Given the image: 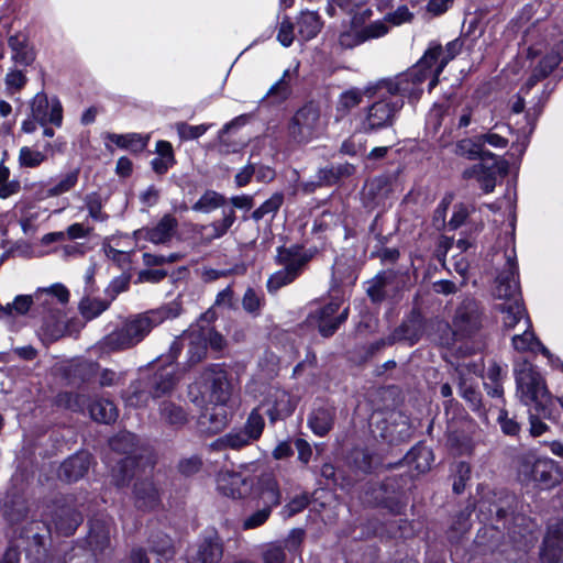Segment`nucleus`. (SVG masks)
<instances>
[{
	"label": "nucleus",
	"mask_w": 563,
	"mask_h": 563,
	"mask_svg": "<svg viewBox=\"0 0 563 563\" xmlns=\"http://www.w3.org/2000/svg\"><path fill=\"white\" fill-rule=\"evenodd\" d=\"M145 379L153 399L169 395L178 383L175 368L170 366L157 371Z\"/></svg>",
	"instance_id": "27"
},
{
	"label": "nucleus",
	"mask_w": 563,
	"mask_h": 563,
	"mask_svg": "<svg viewBox=\"0 0 563 563\" xmlns=\"http://www.w3.org/2000/svg\"><path fill=\"white\" fill-rule=\"evenodd\" d=\"M265 427V421L263 416L258 412L257 409L251 411L247 417V420L242 428L253 441H256L261 438L263 430Z\"/></svg>",
	"instance_id": "60"
},
{
	"label": "nucleus",
	"mask_w": 563,
	"mask_h": 563,
	"mask_svg": "<svg viewBox=\"0 0 563 563\" xmlns=\"http://www.w3.org/2000/svg\"><path fill=\"white\" fill-rule=\"evenodd\" d=\"M433 71L428 65H421V58L408 71L394 78L377 80L378 89L386 90L393 97L418 100L422 95V85L430 78Z\"/></svg>",
	"instance_id": "5"
},
{
	"label": "nucleus",
	"mask_w": 563,
	"mask_h": 563,
	"mask_svg": "<svg viewBox=\"0 0 563 563\" xmlns=\"http://www.w3.org/2000/svg\"><path fill=\"white\" fill-rule=\"evenodd\" d=\"M254 442L243 429H235L214 440L210 448L214 451L240 450Z\"/></svg>",
	"instance_id": "36"
},
{
	"label": "nucleus",
	"mask_w": 563,
	"mask_h": 563,
	"mask_svg": "<svg viewBox=\"0 0 563 563\" xmlns=\"http://www.w3.org/2000/svg\"><path fill=\"white\" fill-rule=\"evenodd\" d=\"M335 409L329 405H320L312 409L308 417V426L318 437H324L333 428Z\"/></svg>",
	"instance_id": "29"
},
{
	"label": "nucleus",
	"mask_w": 563,
	"mask_h": 563,
	"mask_svg": "<svg viewBox=\"0 0 563 563\" xmlns=\"http://www.w3.org/2000/svg\"><path fill=\"white\" fill-rule=\"evenodd\" d=\"M31 115L41 125L52 123L60 126L63 122V108L58 99L48 100L44 92H38L31 101Z\"/></svg>",
	"instance_id": "15"
},
{
	"label": "nucleus",
	"mask_w": 563,
	"mask_h": 563,
	"mask_svg": "<svg viewBox=\"0 0 563 563\" xmlns=\"http://www.w3.org/2000/svg\"><path fill=\"white\" fill-rule=\"evenodd\" d=\"M46 161L43 152L32 150L29 146L21 147L19 152V164L21 167L36 168Z\"/></svg>",
	"instance_id": "58"
},
{
	"label": "nucleus",
	"mask_w": 563,
	"mask_h": 563,
	"mask_svg": "<svg viewBox=\"0 0 563 563\" xmlns=\"http://www.w3.org/2000/svg\"><path fill=\"white\" fill-rule=\"evenodd\" d=\"M151 550L158 556L164 559H170L174 554L173 544L170 538L165 533H157L150 539Z\"/></svg>",
	"instance_id": "56"
},
{
	"label": "nucleus",
	"mask_w": 563,
	"mask_h": 563,
	"mask_svg": "<svg viewBox=\"0 0 563 563\" xmlns=\"http://www.w3.org/2000/svg\"><path fill=\"white\" fill-rule=\"evenodd\" d=\"M250 487L245 477L234 471H220L217 476L218 490L231 498L243 497Z\"/></svg>",
	"instance_id": "24"
},
{
	"label": "nucleus",
	"mask_w": 563,
	"mask_h": 563,
	"mask_svg": "<svg viewBox=\"0 0 563 563\" xmlns=\"http://www.w3.org/2000/svg\"><path fill=\"white\" fill-rule=\"evenodd\" d=\"M265 404L267 406L266 413L272 423L286 419L296 408V400L288 391L277 386H271L268 388Z\"/></svg>",
	"instance_id": "16"
},
{
	"label": "nucleus",
	"mask_w": 563,
	"mask_h": 563,
	"mask_svg": "<svg viewBox=\"0 0 563 563\" xmlns=\"http://www.w3.org/2000/svg\"><path fill=\"white\" fill-rule=\"evenodd\" d=\"M379 92L377 81L371 82L365 86L363 89L357 87H352L350 89L344 90L338 97V101L335 104V119L336 121L346 117L353 109L357 108L363 98L366 97L372 99L376 93Z\"/></svg>",
	"instance_id": "17"
},
{
	"label": "nucleus",
	"mask_w": 563,
	"mask_h": 563,
	"mask_svg": "<svg viewBox=\"0 0 563 563\" xmlns=\"http://www.w3.org/2000/svg\"><path fill=\"white\" fill-rule=\"evenodd\" d=\"M400 289L399 277L394 271H385L377 274L368 282L366 292L375 303L393 298Z\"/></svg>",
	"instance_id": "18"
},
{
	"label": "nucleus",
	"mask_w": 563,
	"mask_h": 563,
	"mask_svg": "<svg viewBox=\"0 0 563 563\" xmlns=\"http://www.w3.org/2000/svg\"><path fill=\"white\" fill-rule=\"evenodd\" d=\"M35 308L43 316L64 311L69 301V291L63 284H54L46 288H38L34 292Z\"/></svg>",
	"instance_id": "14"
},
{
	"label": "nucleus",
	"mask_w": 563,
	"mask_h": 563,
	"mask_svg": "<svg viewBox=\"0 0 563 563\" xmlns=\"http://www.w3.org/2000/svg\"><path fill=\"white\" fill-rule=\"evenodd\" d=\"M109 140L121 148L140 153L146 147L148 136H142L137 133L110 134Z\"/></svg>",
	"instance_id": "42"
},
{
	"label": "nucleus",
	"mask_w": 563,
	"mask_h": 563,
	"mask_svg": "<svg viewBox=\"0 0 563 563\" xmlns=\"http://www.w3.org/2000/svg\"><path fill=\"white\" fill-rule=\"evenodd\" d=\"M472 512L473 507L468 505L453 517L449 530V537L451 540H457L470 530Z\"/></svg>",
	"instance_id": "47"
},
{
	"label": "nucleus",
	"mask_w": 563,
	"mask_h": 563,
	"mask_svg": "<svg viewBox=\"0 0 563 563\" xmlns=\"http://www.w3.org/2000/svg\"><path fill=\"white\" fill-rule=\"evenodd\" d=\"M222 542L217 534L205 538L188 563H219L222 559Z\"/></svg>",
	"instance_id": "31"
},
{
	"label": "nucleus",
	"mask_w": 563,
	"mask_h": 563,
	"mask_svg": "<svg viewBox=\"0 0 563 563\" xmlns=\"http://www.w3.org/2000/svg\"><path fill=\"white\" fill-rule=\"evenodd\" d=\"M373 99L375 100L363 109L360 122L361 131L365 134L393 128L405 104L401 98L393 97L386 90H380Z\"/></svg>",
	"instance_id": "4"
},
{
	"label": "nucleus",
	"mask_w": 563,
	"mask_h": 563,
	"mask_svg": "<svg viewBox=\"0 0 563 563\" xmlns=\"http://www.w3.org/2000/svg\"><path fill=\"white\" fill-rule=\"evenodd\" d=\"M110 543V534L109 531L104 528L91 527L89 533V544L93 547L95 550L102 551Z\"/></svg>",
	"instance_id": "64"
},
{
	"label": "nucleus",
	"mask_w": 563,
	"mask_h": 563,
	"mask_svg": "<svg viewBox=\"0 0 563 563\" xmlns=\"http://www.w3.org/2000/svg\"><path fill=\"white\" fill-rule=\"evenodd\" d=\"M109 306L110 301L108 300L86 297L80 300L78 309L86 320H92L106 311Z\"/></svg>",
	"instance_id": "49"
},
{
	"label": "nucleus",
	"mask_w": 563,
	"mask_h": 563,
	"mask_svg": "<svg viewBox=\"0 0 563 563\" xmlns=\"http://www.w3.org/2000/svg\"><path fill=\"white\" fill-rule=\"evenodd\" d=\"M514 374L516 394L520 401L526 406H533L540 417L554 420V398L537 368L531 363L521 361L515 364Z\"/></svg>",
	"instance_id": "2"
},
{
	"label": "nucleus",
	"mask_w": 563,
	"mask_h": 563,
	"mask_svg": "<svg viewBox=\"0 0 563 563\" xmlns=\"http://www.w3.org/2000/svg\"><path fill=\"white\" fill-rule=\"evenodd\" d=\"M151 398V389L145 377H143L131 384L125 396V402L131 407L140 408L145 407Z\"/></svg>",
	"instance_id": "40"
},
{
	"label": "nucleus",
	"mask_w": 563,
	"mask_h": 563,
	"mask_svg": "<svg viewBox=\"0 0 563 563\" xmlns=\"http://www.w3.org/2000/svg\"><path fill=\"white\" fill-rule=\"evenodd\" d=\"M432 460L431 450L424 445H418L406 454L404 463L417 473H424L430 470Z\"/></svg>",
	"instance_id": "37"
},
{
	"label": "nucleus",
	"mask_w": 563,
	"mask_h": 563,
	"mask_svg": "<svg viewBox=\"0 0 563 563\" xmlns=\"http://www.w3.org/2000/svg\"><path fill=\"white\" fill-rule=\"evenodd\" d=\"M55 529L64 534H73L82 521V516L70 506L58 507L52 516Z\"/></svg>",
	"instance_id": "32"
},
{
	"label": "nucleus",
	"mask_w": 563,
	"mask_h": 563,
	"mask_svg": "<svg viewBox=\"0 0 563 563\" xmlns=\"http://www.w3.org/2000/svg\"><path fill=\"white\" fill-rule=\"evenodd\" d=\"M178 231V221L172 214H165L152 228H142L135 231L139 239H144L153 244L167 245L174 239Z\"/></svg>",
	"instance_id": "19"
},
{
	"label": "nucleus",
	"mask_w": 563,
	"mask_h": 563,
	"mask_svg": "<svg viewBox=\"0 0 563 563\" xmlns=\"http://www.w3.org/2000/svg\"><path fill=\"white\" fill-rule=\"evenodd\" d=\"M271 514L272 511L269 510V507H263L245 517L242 522V528L244 530L256 529L268 520Z\"/></svg>",
	"instance_id": "62"
},
{
	"label": "nucleus",
	"mask_w": 563,
	"mask_h": 563,
	"mask_svg": "<svg viewBox=\"0 0 563 563\" xmlns=\"http://www.w3.org/2000/svg\"><path fill=\"white\" fill-rule=\"evenodd\" d=\"M261 496L264 501L263 507H269L271 511L280 504L282 495L275 478L267 477L263 481Z\"/></svg>",
	"instance_id": "53"
},
{
	"label": "nucleus",
	"mask_w": 563,
	"mask_h": 563,
	"mask_svg": "<svg viewBox=\"0 0 563 563\" xmlns=\"http://www.w3.org/2000/svg\"><path fill=\"white\" fill-rule=\"evenodd\" d=\"M32 306H35L34 295H19L14 298L12 303L0 307V318L11 317L14 314H25Z\"/></svg>",
	"instance_id": "48"
},
{
	"label": "nucleus",
	"mask_w": 563,
	"mask_h": 563,
	"mask_svg": "<svg viewBox=\"0 0 563 563\" xmlns=\"http://www.w3.org/2000/svg\"><path fill=\"white\" fill-rule=\"evenodd\" d=\"M322 129L320 108L313 102L306 103L288 123V136L296 143L311 141Z\"/></svg>",
	"instance_id": "8"
},
{
	"label": "nucleus",
	"mask_w": 563,
	"mask_h": 563,
	"mask_svg": "<svg viewBox=\"0 0 563 563\" xmlns=\"http://www.w3.org/2000/svg\"><path fill=\"white\" fill-rule=\"evenodd\" d=\"M284 203V194L275 192L267 200H265L257 209L252 212L251 218L254 221L262 220L265 216L272 214L273 217L278 212Z\"/></svg>",
	"instance_id": "51"
},
{
	"label": "nucleus",
	"mask_w": 563,
	"mask_h": 563,
	"mask_svg": "<svg viewBox=\"0 0 563 563\" xmlns=\"http://www.w3.org/2000/svg\"><path fill=\"white\" fill-rule=\"evenodd\" d=\"M355 172L352 164L344 163L338 165H330L319 170L318 179L320 186H331L339 183L341 179L350 177Z\"/></svg>",
	"instance_id": "38"
},
{
	"label": "nucleus",
	"mask_w": 563,
	"mask_h": 563,
	"mask_svg": "<svg viewBox=\"0 0 563 563\" xmlns=\"http://www.w3.org/2000/svg\"><path fill=\"white\" fill-rule=\"evenodd\" d=\"M85 206L93 221L102 222L108 219L107 213L102 211L103 203L99 194L91 192L87 195L85 197Z\"/></svg>",
	"instance_id": "61"
},
{
	"label": "nucleus",
	"mask_w": 563,
	"mask_h": 563,
	"mask_svg": "<svg viewBox=\"0 0 563 563\" xmlns=\"http://www.w3.org/2000/svg\"><path fill=\"white\" fill-rule=\"evenodd\" d=\"M57 404L73 411H84L89 398L84 394L62 393L57 396Z\"/></svg>",
	"instance_id": "54"
},
{
	"label": "nucleus",
	"mask_w": 563,
	"mask_h": 563,
	"mask_svg": "<svg viewBox=\"0 0 563 563\" xmlns=\"http://www.w3.org/2000/svg\"><path fill=\"white\" fill-rule=\"evenodd\" d=\"M68 332V319L65 312H58L43 316V322L38 334L43 342L52 343L63 338Z\"/></svg>",
	"instance_id": "26"
},
{
	"label": "nucleus",
	"mask_w": 563,
	"mask_h": 563,
	"mask_svg": "<svg viewBox=\"0 0 563 563\" xmlns=\"http://www.w3.org/2000/svg\"><path fill=\"white\" fill-rule=\"evenodd\" d=\"M244 117H239L231 121L230 123H227L219 132L218 139H219V152L221 154H228L231 152H236L240 147V144L236 142H231L228 137V133L230 129L235 125L238 122H244Z\"/></svg>",
	"instance_id": "59"
},
{
	"label": "nucleus",
	"mask_w": 563,
	"mask_h": 563,
	"mask_svg": "<svg viewBox=\"0 0 563 563\" xmlns=\"http://www.w3.org/2000/svg\"><path fill=\"white\" fill-rule=\"evenodd\" d=\"M229 423L227 405L209 404L198 418V426L202 432L218 433Z\"/></svg>",
	"instance_id": "23"
},
{
	"label": "nucleus",
	"mask_w": 563,
	"mask_h": 563,
	"mask_svg": "<svg viewBox=\"0 0 563 563\" xmlns=\"http://www.w3.org/2000/svg\"><path fill=\"white\" fill-rule=\"evenodd\" d=\"M484 313L479 303L473 298H465L456 308L452 319L451 333L441 339V344L451 346L455 338H471L483 325Z\"/></svg>",
	"instance_id": "6"
},
{
	"label": "nucleus",
	"mask_w": 563,
	"mask_h": 563,
	"mask_svg": "<svg viewBox=\"0 0 563 563\" xmlns=\"http://www.w3.org/2000/svg\"><path fill=\"white\" fill-rule=\"evenodd\" d=\"M227 203V198L213 190H207L192 206V210L202 213H210L211 211L223 208Z\"/></svg>",
	"instance_id": "43"
},
{
	"label": "nucleus",
	"mask_w": 563,
	"mask_h": 563,
	"mask_svg": "<svg viewBox=\"0 0 563 563\" xmlns=\"http://www.w3.org/2000/svg\"><path fill=\"white\" fill-rule=\"evenodd\" d=\"M462 47L463 42L460 38L449 42L444 47L435 42L430 43L421 57V65H428L433 71L432 79L429 81L430 91L439 84L440 75L446 65L461 53Z\"/></svg>",
	"instance_id": "9"
},
{
	"label": "nucleus",
	"mask_w": 563,
	"mask_h": 563,
	"mask_svg": "<svg viewBox=\"0 0 563 563\" xmlns=\"http://www.w3.org/2000/svg\"><path fill=\"white\" fill-rule=\"evenodd\" d=\"M312 257L313 252L305 250L300 245L279 246L275 261L283 268L272 274L267 279L268 292H276L282 287L295 282L303 273Z\"/></svg>",
	"instance_id": "3"
},
{
	"label": "nucleus",
	"mask_w": 563,
	"mask_h": 563,
	"mask_svg": "<svg viewBox=\"0 0 563 563\" xmlns=\"http://www.w3.org/2000/svg\"><path fill=\"white\" fill-rule=\"evenodd\" d=\"M297 30L299 36L309 41L318 35L323 26V22L316 11H301L297 18Z\"/></svg>",
	"instance_id": "35"
},
{
	"label": "nucleus",
	"mask_w": 563,
	"mask_h": 563,
	"mask_svg": "<svg viewBox=\"0 0 563 563\" xmlns=\"http://www.w3.org/2000/svg\"><path fill=\"white\" fill-rule=\"evenodd\" d=\"M423 334L422 320L420 316H412L405 320L390 336H388V344H394L397 341L407 342L409 345L416 344Z\"/></svg>",
	"instance_id": "30"
},
{
	"label": "nucleus",
	"mask_w": 563,
	"mask_h": 563,
	"mask_svg": "<svg viewBox=\"0 0 563 563\" xmlns=\"http://www.w3.org/2000/svg\"><path fill=\"white\" fill-rule=\"evenodd\" d=\"M340 309L339 302H329L316 312L318 330L324 338L331 336L338 328L347 319L349 309L345 308L340 314L335 316Z\"/></svg>",
	"instance_id": "20"
},
{
	"label": "nucleus",
	"mask_w": 563,
	"mask_h": 563,
	"mask_svg": "<svg viewBox=\"0 0 563 563\" xmlns=\"http://www.w3.org/2000/svg\"><path fill=\"white\" fill-rule=\"evenodd\" d=\"M181 303L178 300L167 302L156 309L131 314L112 332L98 342L97 347L106 353L133 349L140 344L154 328L166 320L180 316Z\"/></svg>",
	"instance_id": "1"
},
{
	"label": "nucleus",
	"mask_w": 563,
	"mask_h": 563,
	"mask_svg": "<svg viewBox=\"0 0 563 563\" xmlns=\"http://www.w3.org/2000/svg\"><path fill=\"white\" fill-rule=\"evenodd\" d=\"M350 459L353 467L364 474L372 472L378 462L376 456L367 449H354Z\"/></svg>",
	"instance_id": "50"
},
{
	"label": "nucleus",
	"mask_w": 563,
	"mask_h": 563,
	"mask_svg": "<svg viewBox=\"0 0 563 563\" xmlns=\"http://www.w3.org/2000/svg\"><path fill=\"white\" fill-rule=\"evenodd\" d=\"M79 176V170H71L64 176L52 187H49L45 192V198L62 196L68 191H70L77 184Z\"/></svg>",
	"instance_id": "52"
},
{
	"label": "nucleus",
	"mask_w": 563,
	"mask_h": 563,
	"mask_svg": "<svg viewBox=\"0 0 563 563\" xmlns=\"http://www.w3.org/2000/svg\"><path fill=\"white\" fill-rule=\"evenodd\" d=\"M540 561L541 563H563V527L553 526L548 530Z\"/></svg>",
	"instance_id": "25"
},
{
	"label": "nucleus",
	"mask_w": 563,
	"mask_h": 563,
	"mask_svg": "<svg viewBox=\"0 0 563 563\" xmlns=\"http://www.w3.org/2000/svg\"><path fill=\"white\" fill-rule=\"evenodd\" d=\"M512 345L519 352L541 351L544 355L549 353L548 349L538 341L534 333L528 329L525 330L522 334L512 336Z\"/></svg>",
	"instance_id": "44"
},
{
	"label": "nucleus",
	"mask_w": 563,
	"mask_h": 563,
	"mask_svg": "<svg viewBox=\"0 0 563 563\" xmlns=\"http://www.w3.org/2000/svg\"><path fill=\"white\" fill-rule=\"evenodd\" d=\"M132 497L134 506L141 510H152L161 501L159 490L150 477L135 481Z\"/></svg>",
	"instance_id": "22"
},
{
	"label": "nucleus",
	"mask_w": 563,
	"mask_h": 563,
	"mask_svg": "<svg viewBox=\"0 0 563 563\" xmlns=\"http://www.w3.org/2000/svg\"><path fill=\"white\" fill-rule=\"evenodd\" d=\"M134 444L135 437L130 432L120 433L110 441L114 451L126 454L112 470V481L118 487L126 486L133 477L141 473V461L132 454Z\"/></svg>",
	"instance_id": "7"
},
{
	"label": "nucleus",
	"mask_w": 563,
	"mask_h": 563,
	"mask_svg": "<svg viewBox=\"0 0 563 563\" xmlns=\"http://www.w3.org/2000/svg\"><path fill=\"white\" fill-rule=\"evenodd\" d=\"M236 220V214L233 208H222V218L220 220L213 221L209 225H201L197 231L202 233L203 230H211V233L208 234L205 239L206 243H210L216 239H220L227 234V232L231 229Z\"/></svg>",
	"instance_id": "34"
},
{
	"label": "nucleus",
	"mask_w": 563,
	"mask_h": 563,
	"mask_svg": "<svg viewBox=\"0 0 563 563\" xmlns=\"http://www.w3.org/2000/svg\"><path fill=\"white\" fill-rule=\"evenodd\" d=\"M90 417L98 422L110 423L118 417V410L113 402L106 399H96L88 404Z\"/></svg>",
	"instance_id": "41"
},
{
	"label": "nucleus",
	"mask_w": 563,
	"mask_h": 563,
	"mask_svg": "<svg viewBox=\"0 0 563 563\" xmlns=\"http://www.w3.org/2000/svg\"><path fill=\"white\" fill-rule=\"evenodd\" d=\"M455 154L467 159H478L483 156L482 143L472 139H463L456 143Z\"/></svg>",
	"instance_id": "55"
},
{
	"label": "nucleus",
	"mask_w": 563,
	"mask_h": 563,
	"mask_svg": "<svg viewBox=\"0 0 563 563\" xmlns=\"http://www.w3.org/2000/svg\"><path fill=\"white\" fill-rule=\"evenodd\" d=\"M8 44L12 51V59L14 63L29 66L34 62L35 53L24 34L18 33L11 35L8 40Z\"/></svg>",
	"instance_id": "33"
},
{
	"label": "nucleus",
	"mask_w": 563,
	"mask_h": 563,
	"mask_svg": "<svg viewBox=\"0 0 563 563\" xmlns=\"http://www.w3.org/2000/svg\"><path fill=\"white\" fill-rule=\"evenodd\" d=\"M289 75V70H285L282 78L269 88L266 97L277 102L286 100L291 92Z\"/></svg>",
	"instance_id": "57"
},
{
	"label": "nucleus",
	"mask_w": 563,
	"mask_h": 563,
	"mask_svg": "<svg viewBox=\"0 0 563 563\" xmlns=\"http://www.w3.org/2000/svg\"><path fill=\"white\" fill-rule=\"evenodd\" d=\"M555 470L556 465L553 460L537 459L532 454L522 455L518 468L525 479L538 482L548 488L559 483Z\"/></svg>",
	"instance_id": "11"
},
{
	"label": "nucleus",
	"mask_w": 563,
	"mask_h": 563,
	"mask_svg": "<svg viewBox=\"0 0 563 563\" xmlns=\"http://www.w3.org/2000/svg\"><path fill=\"white\" fill-rule=\"evenodd\" d=\"M503 316L504 327L514 329L516 324L525 317V309L519 300L504 302L498 306Z\"/></svg>",
	"instance_id": "46"
},
{
	"label": "nucleus",
	"mask_w": 563,
	"mask_h": 563,
	"mask_svg": "<svg viewBox=\"0 0 563 563\" xmlns=\"http://www.w3.org/2000/svg\"><path fill=\"white\" fill-rule=\"evenodd\" d=\"M202 391L209 404L227 405L232 395V385L228 373L220 365H212L201 374Z\"/></svg>",
	"instance_id": "10"
},
{
	"label": "nucleus",
	"mask_w": 563,
	"mask_h": 563,
	"mask_svg": "<svg viewBox=\"0 0 563 563\" xmlns=\"http://www.w3.org/2000/svg\"><path fill=\"white\" fill-rule=\"evenodd\" d=\"M495 296L506 302L519 300L520 285L515 251L506 254V265L496 278Z\"/></svg>",
	"instance_id": "12"
},
{
	"label": "nucleus",
	"mask_w": 563,
	"mask_h": 563,
	"mask_svg": "<svg viewBox=\"0 0 563 563\" xmlns=\"http://www.w3.org/2000/svg\"><path fill=\"white\" fill-rule=\"evenodd\" d=\"M562 59L563 42H560L533 67L532 73L525 85V88L530 90L540 80L547 78L559 66Z\"/></svg>",
	"instance_id": "21"
},
{
	"label": "nucleus",
	"mask_w": 563,
	"mask_h": 563,
	"mask_svg": "<svg viewBox=\"0 0 563 563\" xmlns=\"http://www.w3.org/2000/svg\"><path fill=\"white\" fill-rule=\"evenodd\" d=\"M91 463V456L87 452H79L67 459L59 467V477L67 482H76L84 477Z\"/></svg>",
	"instance_id": "28"
},
{
	"label": "nucleus",
	"mask_w": 563,
	"mask_h": 563,
	"mask_svg": "<svg viewBox=\"0 0 563 563\" xmlns=\"http://www.w3.org/2000/svg\"><path fill=\"white\" fill-rule=\"evenodd\" d=\"M49 534V528L43 522L33 520L23 526L20 537L30 542L31 545L40 549L44 545Z\"/></svg>",
	"instance_id": "39"
},
{
	"label": "nucleus",
	"mask_w": 563,
	"mask_h": 563,
	"mask_svg": "<svg viewBox=\"0 0 563 563\" xmlns=\"http://www.w3.org/2000/svg\"><path fill=\"white\" fill-rule=\"evenodd\" d=\"M187 349L188 362L190 364L199 363L207 354V343L203 332L200 328H191L178 336L170 346V354L176 358L183 349Z\"/></svg>",
	"instance_id": "13"
},
{
	"label": "nucleus",
	"mask_w": 563,
	"mask_h": 563,
	"mask_svg": "<svg viewBox=\"0 0 563 563\" xmlns=\"http://www.w3.org/2000/svg\"><path fill=\"white\" fill-rule=\"evenodd\" d=\"M162 420L174 427H181L187 422L185 410L170 401H163L159 406Z\"/></svg>",
	"instance_id": "45"
},
{
	"label": "nucleus",
	"mask_w": 563,
	"mask_h": 563,
	"mask_svg": "<svg viewBox=\"0 0 563 563\" xmlns=\"http://www.w3.org/2000/svg\"><path fill=\"white\" fill-rule=\"evenodd\" d=\"M389 31V27L386 23V21H380V20H377V21H374L372 23H369L368 25H365L364 27L361 29V32H362V35H363V38L364 41H368V40H374V38H379L384 35H386Z\"/></svg>",
	"instance_id": "63"
}]
</instances>
